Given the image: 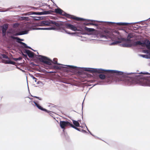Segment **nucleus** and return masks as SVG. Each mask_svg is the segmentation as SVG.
<instances>
[{
  "label": "nucleus",
  "mask_w": 150,
  "mask_h": 150,
  "mask_svg": "<svg viewBox=\"0 0 150 150\" xmlns=\"http://www.w3.org/2000/svg\"><path fill=\"white\" fill-rule=\"evenodd\" d=\"M38 25L39 26H44L45 25H49L51 24H54L58 26V29L60 30V31L62 32H65L66 33L70 35L74 34V33H70L65 29V28L70 29L72 30L76 31H78L75 26L70 23L63 22H56L55 21L51 20L50 19L45 20L41 21L38 23Z\"/></svg>",
  "instance_id": "obj_1"
},
{
  "label": "nucleus",
  "mask_w": 150,
  "mask_h": 150,
  "mask_svg": "<svg viewBox=\"0 0 150 150\" xmlns=\"http://www.w3.org/2000/svg\"><path fill=\"white\" fill-rule=\"evenodd\" d=\"M139 74H144L150 75V73L148 72L140 73L124 72V78L125 82L129 85L134 83L137 80L139 82H143L142 85L150 86V82L145 83L146 81V78L139 75Z\"/></svg>",
  "instance_id": "obj_2"
},
{
  "label": "nucleus",
  "mask_w": 150,
  "mask_h": 150,
  "mask_svg": "<svg viewBox=\"0 0 150 150\" xmlns=\"http://www.w3.org/2000/svg\"><path fill=\"white\" fill-rule=\"evenodd\" d=\"M102 71L103 73H96L95 74L101 80L108 79L109 81L117 80L119 77L123 76L124 77V72L122 71L113 70L105 69Z\"/></svg>",
  "instance_id": "obj_3"
},
{
  "label": "nucleus",
  "mask_w": 150,
  "mask_h": 150,
  "mask_svg": "<svg viewBox=\"0 0 150 150\" xmlns=\"http://www.w3.org/2000/svg\"><path fill=\"white\" fill-rule=\"evenodd\" d=\"M67 66V68L68 70L73 72H78L79 69L82 68L83 70L91 73H92L93 75L95 74L96 73H103L101 71H105L103 69L100 68H94L89 67H78L76 66H74L70 65H66Z\"/></svg>",
  "instance_id": "obj_4"
},
{
  "label": "nucleus",
  "mask_w": 150,
  "mask_h": 150,
  "mask_svg": "<svg viewBox=\"0 0 150 150\" xmlns=\"http://www.w3.org/2000/svg\"><path fill=\"white\" fill-rule=\"evenodd\" d=\"M85 20L83 19H80L81 21L83 20V21H85L86 20H87L88 21H91V22H90L89 23H86L85 22L82 23L81 22H78L77 23V25H81L82 26H86V25H92L95 26L97 27V28H99L101 29L102 28H101V24H98L97 23H93V22H101L102 23H104V22H105V21H98L91 20V19H86Z\"/></svg>",
  "instance_id": "obj_5"
},
{
  "label": "nucleus",
  "mask_w": 150,
  "mask_h": 150,
  "mask_svg": "<svg viewBox=\"0 0 150 150\" xmlns=\"http://www.w3.org/2000/svg\"><path fill=\"white\" fill-rule=\"evenodd\" d=\"M110 32L107 29H101L97 32V36L100 38L107 39L109 37V34Z\"/></svg>",
  "instance_id": "obj_6"
},
{
  "label": "nucleus",
  "mask_w": 150,
  "mask_h": 150,
  "mask_svg": "<svg viewBox=\"0 0 150 150\" xmlns=\"http://www.w3.org/2000/svg\"><path fill=\"white\" fill-rule=\"evenodd\" d=\"M132 45L136 46L137 45H141L142 46H146V47L149 48H150V41L148 39H145L144 41H137L134 42L132 43Z\"/></svg>",
  "instance_id": "obj_7"
},
{
  "label": "nucleus",
  "mask_w": 150,
  "mask_h": 150,
  "mask_svg": "<svg viewBox=\"0 0 150 150\" xmlns=\"http://www.w3.org/2000/svg\"><path fill=\"white\" fill-rule=\"evenodd\" d=\"M37 57H39L38 59L40 62L45 64L51 65L53 63V61L51 59L46 56L38 55Z\"/></svg>",
  "instance_id": "obj_8"
},
{
  "label": "nucleus",
  "mask_w": 150,
  "mask_h": 150,
  "mask_svg": "<svg viewBox=\"0 0 150 150\" xmlns=\"http://www.w3.org/2000/svg\"><path fill=\"white\" fill-rule=\"evenodd\" d=\"M30 30V27L28 25H26L24 27V28H23V30H22L19 33H15L14 35L17 36L26 34L28 33L29 31Z\"/></svg>",
  "instance_id": "obj_9"
},
{
  "label": "nucleus",
  "mask_w": 150,
  "mask_h": 150,
  "mask_svg": "<svg viewBox=\"0 0 150 150\" xmlns=\"http://www.w3.org/2000/svg\"><path fill=\"white\" fill-rule=\"evenodd\" d=\"M8 23H5L2 25H0V29L1 28L2 36L3 37H5L6 36V31L8 29ZM1 30L0 29V32Z\"/></svg>",
  "instance_id": "obj_10"
},
{
  "label": "nucleus",
  "mask_w": 150,
  "mask_h": 150,
  "mask_svg": "<svg viewBox=\"0 0 150 150\" xmlns=\"http://www.w3.org/2000/svg\"><path fill=\"white\" fill-rule=\"evenodd\" d=\"M72 124L71 122H69L67 121L60 120L59 122L60 126L62 129H64V128L68 126H70L71 127Z\"/></svg>",
  "instance_id": "obj_11"
},
{
  "label": "nucleus",
  "mask_w": 150,
  "mask_h": 150,
  "mask_svg": "<svg viewBox=\"0 0 150 150\" xmlns=\"http://www.w3.org/2000/svg\"><path fill=\"white\" fill-rule=\"evenodd\" d=\"M63 16H66L68 18H72L74 19H76L78 21H80V19H83L84 20H85V19L82 18L76 17H74V16H71V15L65 12H64V13H63Z\"/></svg>",
  "instance_id": "obj_12"
},
{
  "label": "nucleus",
  "mask_w": 150,
  "mask_h": 150,
  "mask_svg": "<svg viewBox=\"0 0 150 150\" xmlns=\"http://www.w3.org/2000/svg\"><path fill=\"white\" fill-rule=\"evenodd\" d=\"M133 37L134 36L131 33H129L128 34L127 38H121V40H123L128 42L131 43L132 42V40L130 39L133 38Z\"/></svg>",
  "instance_id": "obj_13"
},
{
  "label": "nucleus",
  "mask_w": 150,
  "mask_h": 150,
  "mask_svg": "<svg viewBox=\"0 0 150 150\" xmlns=\"http://www.w3.org/2000/svg\"><path fill=\"white\" fill-rule=\"evenodd\" d=\"M32 30H54L55 29V28L53 27H50L48 28H39L37 27H35L31 29ZM31 28H30V30Z\"/></svg>",
  "instance_id": "obj_14"
},
{
  "label": "nucleus",
  "mask_w": 150,
  "mask_h": 150,
  "mask_svg": "<svg viewBox=\"0 0 150 150\" xmlns=\"http://www.w3.org/2000/svg\"><path fill=\"white\" fill-rule=\"evenodd\" d=\"M55 5L56 6V7L57 8L54 9V12L56 13L59 14L60 15L63 16V13H64V12H65L59 8L58 7L57 5Z\"/></svg>",
  "instance_id": "obj_15"
},
{
  "label": "nucleus",
  "mask_w": 150,
  "mask_h": 150,
  "mask_svg": "<svg viewBox=\"0 0 150 150\" xmlns=\"http://www.w3.org/2000/svg\"><path fill=\"white\" fill-rule=\"evenodd\" d=\"M33 102L37 107L40 110L44 111L47 112H50L49 111L47 110L45 108H43L41 106L37 103L35 101H34Z\"/></svg>",
  "instance_id": "obj_16"
},
{
  "label": "nucleus",
  "mask_w": 150,
  "mask_h": 150,
  "mask_svg": "<svg viewBox=\"0 0 150 150\" xmlns=\"http://www.w3.org/2000/svg\"><path fill=\"white\" fill-rule=\"evenodd\" d=\"M27 55L30 58H33L34 56L37 57L38 55H36L34 53L30 50V52H28Z\"/></svg>",
  "instance_id": "obj_17"
},
{
  "label": "nucleus",
  "mask_w": 150,
  "mask_h": 150,
  "mask_svg": "<svg viewBox=\"0 0 150 150\" xmlns=\"http://www.w3.org/2000/svg\"><path fill=\"white\" fill-rule=\"evenodd\" d=\"M120 45L121 46H122V47H131L132 46V43H123L120 44Z\"/></svg>",
  "instance_id": "obj_18"
},
{
  "label": "nucleus",
  "mask_w": 150,
  "mask_h": 150,
  "mask_svg": "<svg viewBox=\"0 0 150 150\" xmlns=\"http://www.w3.org/2000/svg\"><path fill=\"white\" fill-rule=\"evenodd\" d=\"M78 27L82 30H84L88 32L89 29V28H88L86 26H82L81 25H77Z\"/></svg>",
  "instance_id": "obj_19"
},
{
  "label": "nucleus",
  "mask_w": 150,
  "mask_h": 150,
  "mask_svg": "<svg viewBox=\"0 0 150 150\" xmlns=\"http://www.w3.org/2000/svg\"><path fill=\"white\" fill-rule=\"evenodd\" d=\"M34 20H42L44 19V16H30Z\"/></svg>",
  "instance_id": "obj_20"
},
{
  "label": "nucleus",
  "mask_w": 150,
  "mask_h": 150,
  "mask_svg": "<svg viewBox=\"0 0 150 150\" xmlns=\"http://www.w3.org/2000/svg\"><path fill=\"white\" fill-rule=\"evenodd\" d=\"M71 120L74 126H75V127H81L79 122V121H76L73 119H72Z\"/></svg>",
  "instance_id": "obj_21"
},
{
  "label": "nucleus",
  "mask_w": 150,
  "mask_h": 150,
  "mask_svg": "<svg viewBox=\"0 0 150 150\" xmlns=\"http://www.w3.org/2000/svg\"><path fill=\"white\" fill-rule=\"evenodd\" d=\"M121 42V41L120 40H115L110 44V45H115Z\"/></svg>",
  "instance_id": "obj_22"
},
{
  "label": "nucleus",
  "mask_w": 150,
  "mask_h": 150,
  "mask_svg": "<svg viewBox=\"0 0 150 150\" xmlns=\"http://www.w3.org/2000/svg\"><path fill=\"white\" fill-rule=\"evenodd\" d=\"M103 82L102 81H98V83H96V84H90V85H88V86H91L92 85H93L91 87V88H90L89 89H88V91L91 88H92L93 87L95 86L96 85H102V84H103Z\"/></svg>",
  "instance_id": "obj_23"
},
{
  "label": "nucleus",
  "mask_w": 150,
  "mask_h": 150,
  "mask_svg": "<svg viewBox=\"0 0 150 150\" xmlns=\"http://www.w3.org/2000/svg\"><path fill=\"white\" fill-rule=\"evenodd\" d=\"M59 66H58L57 65H54L53 66L54 69L57 70H61L64 67L62 66V65H59Z\"/></svg>",
  "instance_id": "obj_24"
},
{
  "label": "nucleus",
  "mask_w": 150,
  "mask_h": 150,
  "mask_svg": "<svg viewBox=\"0 0 150 150\" xmlns=\"http://www.w3.org/2000/svg\"><path fill=\"white\" fill-rule=\"evenodd\" d=\"M42 15H47L49 14L52 12H53V11L52 10H49L48 11H45L42 12Z\"/></svg>",
  "instance_id": "obj_25"
},
{
  "label": "nucleus",
  "mask_w": 150,
  "mask_h": 150,
  "mask_svg": "<svg viewBox=\"0 0 150 150\" xmlns=\"http://www.w3.org/2000/svg\"><path fill=\"white\" fill-rule=\"evenodd\" d=\"M10 38H11L13 39L16 40L17 42H18L20 43V42H21V41H20V40L18 39L20 38L18 37H15L13 36H11Z\"/></svg>",
  "instance_id": "obj_26"
},
{
  "label": "nucleus",
  "mask_w": 150,
  "mask_h": 150,
  "mask_svg": "<svg viewBox=\"0 0 150 150\" xmlns=\"http://www.w3.org/2000/svg\"><path fill=\"white\" fill-rule=\"evenodd\" d=\"M5 63V64H11L15 65L16 66V65H15V62L13 61H12L8 60H6V61Z\"/></svg>",
  "instance_id": "obj_27"
},
{
  "label": "nucleus",
  "mask_w": 150,
  "mask_h": 150,
  "mask_svg": "<svg viewBox=\"0 0 150 150\" xmlns=\"http://www.w3.org/2000/svg\"><path fill=\"white\" fill-rule=\"evenodd\" d=\"M53 63L54 64H57L58 65H63L57 62V59L56 58H54L53 59L52 63Z\"/></svg>",
  "instance_id": "obj_28"
},
{
  "label": "nucleus",
  "mask_w": 150,
  "mask_h": 150,
  "mask_svg": "<svg viewBox=\"0 0 150 150\" xmlns=\"http://www.w3.org/2000/svg\"><path fill=\"white\" fill-rule=\"evenodd\" d=\"M21 19L22 20H25V21H29L31 20L28 17H21Z\"/></svg>",
  "instance_id": "obj_29"
},
{
  "label": "nucleus",
  "mask_w": 150,
  "mask_h": 150,
  "mask_svg": "<svg viewBox=\"0 0 150 150\" xmlns=\"http://www.w3.org/2000/svg\"><path fill=\"white\" fill-rule=\"evenodd\" d=\"M140 22H137L135 23H125V22H122V25H127L129 24H134L135 23H137Z\"/></svg>",
  "instance_id": "obj_30"
},
{
  "label": "nucleus",
  "mask_w": 150,
  "mask_h": 150,
  "mask_svg": "<svg viewBox=\"0 0 150 150\" xmlns=\"http://www.w3.org/2000/svg\"><path fill=\"white\" fill-rule=\"evenodd\" d=\"M31 14H33V15H42V12H34L33 11Z\"/></svg>",
  "instance_id": "obj_31"
},
{
  "label": "nucleus",
  "mask_w": 150,
  "mask_h": 150,
  "mask_svg": "<svg viewBox=\"0 0 150 150\" xmlns=\"http://www.w3.org/2000/svg\"><path fill=\"white\" fill-rule=\"evenodd\" d=\"M22 58L21 57H19L17 58H15L12 57V59L14 60L15 61H19L22 59Z\"/></svg>",
  "instance_id": "obj_32"
},
{
  "label": "nucleus",
  "mask_w": 150,
  "mask_h": 150,
  "mask_svg": "<svg viewBox=\"0 0 150 150\" xmlns=\"http://www.w3.org/2000/svg\"><path fill=\"white\" fill-rule=\"evenodd\" d=\"M1 55L3 58L7 59L8 60L9 59V57L5 54H1Z\"/></svg>",
  "instance_id": "obj_33"
},
{
  "label": "nucleus",
  "mask_w": 150,
  "mask_h": 150,
  "mask_svg": "<svg viewBox=\"0 0 150 150\" xmlns=\"http://www.w3.org/2000/svg\"><path fill=\"white\" fill-rule=\"evenodd\" d=\"M140 56L143 58L146 59H149V54H141Z\"/></svg>",
  "instance_id": "obj_34"
},
{
  "label": "nucleus",
  "mask_w": 150,
  "mask_h": 150,
  "mask_svg": "<svg viewBox=\"0 0 150 150\" xmlns=\"http://www.w3.org/2000/svg\"><path fill=\"white\" fill-rule=\"evenodd\" d=\"M71 127L74 128V129H76L79 131H81V129H80L77 128V127H75V126H74L73 124H72V125Z\"/></svg>",
  "instance_id": "obj_35"
},
{
  "label": "nucleus",
  "mask_w": 150,
  "mask_h": 150,
  "mask_svg": "<svg viewBox=\"0 0 150 150\" xmlns=\"http://www.w3.org/2000/svg\"><path fill=\"white\" fill-rule=\"evenodd\" d=\"M20 44L22 45V46L23 47L26 48L27 47H28L27 45L23 42H20Z\"/></svg>",
  "instance_id": "obj_36"
},
{
  "label": "nucleus",
  "mask_w": 150,
  "mask_h": 150,
  "mask_svg": "<svg viewBox=\"0 0 150 150\" xmlns=\"http://www.w3.org/2000/svg\"><path fill=\"white\" fill-rule=\"evenodd\" d=\"M29 75L30 76V77H31L33 79L35 80V82H37V79L35 77H34L32 74H29Z\"/></svg>",
  "instance_id": "obj_37"
},
{
  "label": "nucleus",
  "mask_w": 150,
  "mask_h": 150,
  "mask_svg": "<svg viewBox=\"0 0 150 150\" xmlns=\"http://www.w3.org/2000/svg\"><path fill=\"white\" fill-rule=\"evenodd\" d=\"M105 23H116L117 24H119L120 25H122V22H118V23H114V22H105Z\"/></svg>",
  "instance_id": "obj_38"
},
{
  "label": "nucleus",
  "mask_w": 150,
  "mask_h": 150,
  "mask_svg": "<svg viewBox=\"0 0 150 150\" xmlns=\"http://www.w3.org/2000/svg\"><path fill=\"white\" fill-rule=\"evenodd\" d=\"M95 30V29L94 28H89V29L88 30V32H91V33H93L94 31Z\"/></svg>",
  "instance_id": "obj_39"
},
{
  "label": "nucleus",
  "mask_w": 150,
  "mask_h": 150,
  "mask_svg": "<svg viewBox=\"0 0 150 150\" xmlns=\"http://www.w3.org/2000/svg\"><path fill=\"white\" fill-rule=\"evenodd\" d=\"M30 50L28 49H25L23 51V52L26 54H27L28 52H30Z\"/></svg>",
  "instance_id": "obj_40"
},
{
  "label": "nucleus",
  "mask_w": 150,
  "mask_h": 150,
  "mask_svg": "<svg viewBox=\"0 0 150 150\" xmlns=\"http://www.w3.org/2000/svg\"><path fill=\"white\" fill-rule=\"evenodd\" d=\"M31 96H32V97H33L34 98H36L38 99L39 100H42V99L41 98L39 97H38V96H33L32 95H31Z\"/></svg>",
  "instance_id": "obj_41"
},
{
  "label": "nucleus",
  "mask_w": 150,
  "mask_h": 150,
  "mask_svg": "<svg viewBox=\"0 0 150 150\" xmlns=\"http://www.w3.org/2000/svg\"><path fill=\"white\" fill-rule=\"evenodd\" d=\"M133 27L134 28H135V29L134 28V30H136L139 28V26L138 25H137L136 26H133Z\"/></svg>",
  "instance_id": "obj_42"
},
{
  "label": "nucleus",
  "mask_w": 150,
  "mask_h": 150,
  "mask_svg": "<svg viewBox=\"0 0 150 150\" xmlns=\"http://www.w3.org/2000/svg\"><path fill=\"white\" fill-rule=\"evenodd\" d=\"M33 11H30L29 12L27 13H25L26 15H33V14H31Z\"/></svg>",
  "instance_id": "obj_43"
},
{
  "label": "nucleus",
  "mask_w": 150,
  "mask_h": 150,
  "mask_svg": "<svg viewBox=\"0 0 150 150\" xmlns=\"http://www.w3.org/2000/svg\"><path fill=\"white\" fill-rule=\"evenodd\" d=\"M33 8L35 10H43L42 9L40 8H39L38 7H33Z\"/></svg>",
  "instance_id": "obj_44"
},
{
  "label": "nucleus",
  "mask_w": 150,
  "mask_h": 150,
  "mask_svg": "<svg viewBox=\"0 0 150 150\" xmlns=\"http://www.w3.org/2000/svg\"><path fill=\"white\" fill-rule=\"evenodd\" d=\"M30 64L33 67H34L36 65L33 62H30Z\"/></svg>",
  "instance_id": "obj_45"
},
{
  "label": "nucleus",
  "mask_w": 150,
  "mask_h": 150,
  "mask_svg": "<svg viewBox=\"0 0 150 150\" xmlns=\"http://www.w3.org/2000/svg\"><path fill=\"white\" fill-rule=\"evenodd\" d=\"M19 25V24L18 23H15L13 24V27H17Z\"/></svg>",
  "instance_id": "obj_46"
},
{
  "label": "nucleus",
  "mask_w": 150,
  "mask_h": 150,
  "mask_svg": "<svg viewBox=\"0 0 150 150\" xmlns=\"http://www.w3.org/2000/svg\"><path fill=\"white\" fill-rule=\"evenodd\" d=\"M21 54L22 55H23L24 57L25 58V57H27V54H25L23 53L22 52H21Z\"/></svg>",
  "instance_id": "obj_47"
},
{
  "label": "nucleus",
  "mask_w": 150,
  "mask_h": 150,
  "mask_svg": "<svg viewBox=\"0 0 150 150\" xmlns=\"http://www.w3.org/2000/svg\"><path fill=\"white\" fill-rule=\"evenodd\" d=\"M81 132L85 133H86L87 132L85 130L83 129L81 130Z\"/></svg>",
  "instance_id": "obj_48"
},
{
  "label": "nucleus",
  "mask_w": 150,
  "mask_h": 150,
  "mask_svg": "<svg viewBox=\"0 0 150 150\" xmlns=\"http://www.w3.org/2000/svg\"><path fill=\"white\" fill-rule=\"evenodd\" d=\"M144 52L145 53H148V51L147 50H144Z\"/></svg>",
  "instance_id": "obj_49"
},
{
  "label": "nucleus",
  "mask_w": 150,
  "mask_h": 150,
  "mask_svg": "<svg viewBox=\"0 0 150 150\" xmlns=\"http://www.w3.org/2000/svg\"><path fill=\"white\" fill-rule=\"evenodd\" d=\"M40 83L42 84V82L40 81H38L37 83V84H40Z\"/></svg>",
  "instance_id": "obj_50"
},
{
  "label": "nucleus",
  "mask_w": 150,
  "mask_h": 150,
  "mask_svg": "<svg viewBox=\"0 0 150 150\" xmlns=\"http://www.w3.org/2000/svg\"><path fill=\"white\" fill-rule=\"evenodd\" d=\"M26 48H28V49H30L31 50H32V48H31L29 46H28V47H27Z\"/></svg>",
  "instance_id": "obj_51"
},
{
  "label": "nucleus",
  "mask_w": 150,
  "mask_h": 150,
  "mask_svg": "<svg viewBox=\"0 0 150 150\" xmlns=\"http://www.w3.org/2000/svg\"><path fill=\"white\" fill-rule=\"evenodd\" d=\"M8 10L7 9V10H4V11H3V10H2V11H0V12H6V11H7Z\"/></svg>",
  "instance_id": "obj_52"
},
{
  "label": "nucleus",
  "mask_w": 150,
  "mask_h": 150,
  "mask_svg": "<svg viewBox=\"0 0 150 150\" xmlns=\"http://www.w3.org/2000/svg\"><path fill=\"white\" fill-rule=\"evenodd\" d=\"M84 124V125H85V126L86 127V128H87V130L88 131V132H89V131H90L88 129V128H87V126H86V125L85 123H83V124Z\"/></svg>",
  "instance_id": "obj_53"
},
{
  "label": "nucleus",
  "mask_w": 150,
  "mask_h": 150,
  "mask_svg": "<svg viewBox=\"0 0 150 150\" xmlns=\"http://www.w3.org/2000/svg\"><path fill=\"white\" fill-rule=\"evenodd\" d=\"M25 59H27L28 60H29L30 59H29L27 57H27H25Z\"/></svg>",
  "instance_id": "obj_54"
},
{
  "label": "nucleus",
  "mask_w": 150,
  "mask_h": 150,
  "mask_svg": "<svg viewBox=\"0 0 150 150\" xmlns=\"http://www.w3.org/2000/svg\"><path fill=\"white\" fill-rule=\"evenodd\" d=\"M20 70L21 71H22L23 72H25V71L23 69H20Z\"/></svg>",
  "instance_id": "obj_55"
},
{
  "label": "nucleus",
  "mask_w": 150,
  "mask_h": 150,
  "mask_svg": "<svg viewBox=\"0 0 150 150\" xmlns=\"http://www.w3.org/2000/svg\"><path fill=\"white\" fill-rule=\"evenodd\" d=\"M150 18H148V19H147L146 20H144V21H139L140 22H142V21H148L149 19Z\"/></svg>",
  "instance_id": "obj_56"
},
{
  "label": "nucleus",
  "mask_w": 150,
  "mask_h": 150,
  "mask_svg": "<svg viewBox=\"0 0 150 150\" xmlns=\"http://www.w3.org/2000/svg\"><path fill=\"white\" fill-rule=\"evenodd\" d=\"M20 40V41H24V39H21V38H18Z\"/></svg>",
  "instance_id": "obj_57"
},
{
  "label": "nucleus",
  "mask_w": 150,
  "mask_h": 150,
  "mask_svg": "<svg viewBox=\"0 0 150 150\" xmlns=\"http://www.w3.org/2000/svg\"><path fill=\"white\" fill-rule=\"evenodd\" d=\"M83 106H82V119L83 118Z\"/></svg>",
  "instance_id": "obj_58"
},
{
  "label": "nucleus",
  "mask_w": 150,
  "mask_h": 150,
  "mask_svg": "<svg viewBox=\"0 0 150 150\" xmlns=\"http://www.w3.org/2000/svg\"><path fill=\"white\" fill-rule=\"evenodd\" d=\"M91 135H92L93 136H94V137H96V138H98V137H96L94 135H93V134H92Z\"/></svg>",
  "instance_id": "obj_59"
},
{
  "label": "nucleus",
  "mask_w": 150,
  "mask_h": 150,
  "mask_svg": "<svg viewBox=\"0 0 150 150\" xmlns=\"http://www.w3.org/2000/svg\"><path fill=\"white\" fill-rule=\"evenodd\" d=\"M54 4V1L53 0H50Z\"/></svg>",
  "instance_id": "obj_60"
},
{
  "label": "nucleus",
  "mask_w": 150,
  "mask_h": 150,
  "mask_svg": "<svg viewBox=\"0 0 150 150\" xmlns=\"http://www.w3.org/2000/svg\"><path fill=\"white\" fill-rule=\"evenodd\" d=\"M66 128H64V129H63V132H64V130Z\"/></svg>",
  "instance_id": "obj_61"
},
{
  "label": "nucleus",
  "mask_w": 150,
  "mask_h": 150,
  "mask_svg": "<svg viewBox=\"0 0 150 150\" xmlns=\"http://www.w3.org/2000/svg\"><path fill=\"white\" fill-rule=\"evenodd\" d=\"M50 111V112H48V113H49V114L50 115H51V114H52V113H50V112H51L50 111Z\"/></svg>",
  "instance_id": "obj_62"
},
{
  "label": "nucleus",
  "mask_w": 150,
  "mask_h": 150,
  "mask_svg": "<svg viewBox=\"0 0 150 150\" xmlns=\"http://www.w3.org/2000/svg\"><path fill=\"white\" fill-rule=\"evenodd\" d=\"M27 85H28V90L29 91V89L28 85V84Z\"/></svg>",
  "instance_id": "obj_63"
},
{
  "label": "nucleus",
  "mask_w": 150,
  "mask_h": 150,
  "mask_svg": "<svg viewBox=\"0 0 150 150\" xmlns=\"http://www.w3.org/2000/svg\"><path fill=\"white\" fill-rule=\"evenodd\" d=\"M48 6H49V8H50V9H52V8H51V7H50V5H49Z\"/></svg>",
  "instance_id": "obj_64"
}]
</instances>
